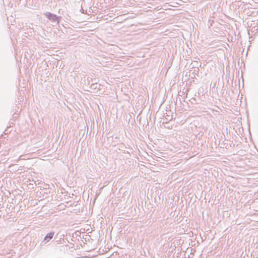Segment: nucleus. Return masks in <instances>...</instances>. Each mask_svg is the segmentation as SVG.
<instances>
[{"instance_id":"2","label":"nucleus","mask_w":258,"mask_h":258,"mask_svg":"<svg viewBox=\"0 0 258 258\" xmlns=\"http://www.w3.org/2000/svg\"><path fill=\"white\" fill-rule=\"evenodd\" d=\"M54 235V231H51L49 233H47L46 234V235L44 237L43 240L41 242V245L44 246L47 242L50 241V240H51L52 239Z\"/></svg>"},{"instance_id":"3","label":"nucleus","mask_w":258,"mask_h":258,"mask_svg":"<svg viewBox=\"0 0 258 258\" xmlns=\"http://www.w3.org/2000/svg\"><path fill=\"white\" fill-rule=\"evenodd\" d=\"M88 85H90V88L91 89L94 90H99L101 89L100 87L101 86V85L100 84H98L96 82H94V83L92 82L91 84H90V81L89 80L88 78Z\"/></svg>"},{"instance_id":"1","label":"nucleus","mask_w":258,"mask_h":258,"mask_svg":"<svg viewBox=\"0 0 258 258\" xmlns=\"http://www.w3.org/2000/svg\"><path fill=\"white\" fill-rule=\"evenodd\" d=\"M44 15L48 20L52 22H57V23H59L61 17L57 16L56 15L50 12H46L44 13Z\"/></svg>"}]
</instances>
